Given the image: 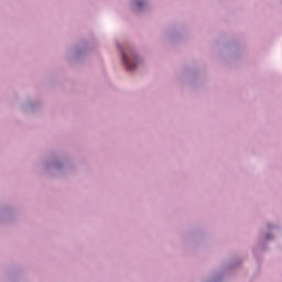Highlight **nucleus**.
Returning a JSON list of instances; mask_svg holds the SVG:
<instances>
[{"instance_id":"2","label":"nucleus","mask_w":282,"mask_h":282,"mask_svg":"<svg viewBox=\"0 0 282 282\" xmlns=\"http://www.w3.org/2000/svg\"><path fill=\"white\" fill-rule=\"evenodd\" d=\"M137 8H142V1H137Z\"/></svg>"},{"instance_id":"1","label":"nucleus","mask_w":282,"mask_h":282,"mask_svg":"<svg viewBox=\"0 0 282 282\" xmlns=\"http://www.w3.org/2000/svg\"><path fill=\"white\" fill-rule=\"evenodd\" d=\"M122 61L128 69H135L138 67V55H131L130 57L127 54H122Z\"/></svg>"}]
</instances>
